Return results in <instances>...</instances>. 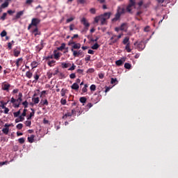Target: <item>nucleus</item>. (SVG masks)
Here are the masks:
<instances>
[{"instance_id":"nucleus-64","label":"nucleus","mask_w":178,"mask_h":178,"mask_svg":"<svg viewBox=\"0 0 178 178\" xmlns=\"http://www.w3.org/2000/svg\"><path fill=\"white\" fill-rule=\"evenodd\" d=\"M8 49H12V42L8 43Z\"/></svg>"},{"instance_id":"nucleus-37","label":"nucleus","mask_w":178,"mask_h":178,"mask_svg":"<svg viewBox=\"0 0 178 178\" xmlns=\"http://www.w3.org/2000/svg\"><path fill=\"white\" fill-rule=\"evenodd\" d=\"M2 131L3 134L8 135L9 134V128H3Z\"/></svg>"},{"instance_id":"nucleus-50","label":"nucleus","mask_w":178,"mask_h":178,"mask_svg":"<svg viewBox=\"0 0 178 178\" xmlns=\"http://www.w3.org/2000/svg\"><path fill=\"white\" fill-rule=\"evenodd\" d=\"M73 20H74V17H71L67 19L66 23H70V22H73Z\"/></svg>"},{"instance_id":"nucleus-8","label":"nucleus","mask_w":178,"mask_h":178,"mask_svg":"<svg viewBox=\"0 0 178 178\" xmlns=\"http://www.w3.org/2000/svg\"><path fill=\"white\" fill-rule=\"evenodd\" d=\"M137 48L138 51H143L145 48V43H144L143 41H140L138 44H137Z\"/></svg>"},{"instance_id":"nucleus-49","label":"nucleus","mask_w":178,"mask_h":178,"mask_svg":"<svg viewBox=\"0 0 178 178\" xmlns=\"http://www.w3.org/2000/svg\"><path fill=\"white\" fill-rule=\"evenodd\" d=\"M25 124L27 127H30V126H31V121L30 120H27L25 122Z\"/></svg>"},{"instance_id":"nucleus-43","label":"nucleus","mask_w":178,"mask_h":178,"mask_svg":"<svg viewBox=\"0 0 178 178\" xmlns=\"http://www.w3.org/2000/svg\"><path fill=\"white\" fill-rule=\"evenodd\" d=\"M111 84H116V83H118V79H114V78H111Z\"/></svg>"},{"instance_id":"nucleus-60","label":"nucleus","mask_w":178,"mask_h":178,"mask_svg":"<svg viewBox=\"0 0 178 178\" xmlns=\"http://www.w3.org/2000/svg\"><path fill=\"white\" fill-rule=\"evenodd\" d=\"M31 111H32V112L30 113L29 116H31V118H33V116H34V108H31Z\"/></svg>"},{"instance_id":"nucleus-24","label":"nucleus","mask_w":178,"mask_h":178,"mask_svg":"<svg viewBox=\"0 0 178 178\" xmlns=\"http://www.w3.org/2000/svg\"><path fill=\"white\" fill-rule=\"evenodd\" d=\"M56 63V61H55L54 60H49L47 62V65L49 66H50V67H52V66H54L55 65V63Z\"/></svg>"},{"instance_id":"nucleus-26","label":"nucleus","mask_w":178,"mask_h":178,"mask_svg":"<svg viewBox=\"0 0 178 178\" xmlns=\"http://www.w3.org/2000/svg\"><path fill=\"white\" fill-rule=\"evenodd\" d=\"M31 66L32 67V69H35V67L38 66V63L37 61H33L31 64Z\"/></svg>"},{"instance_id":"nucleus-58","label":"nucleus","mask_w":178,"mask_h":178,"mask_svg":"<svg viewBox=\"0 0 178 178\" xmlns=\"http://www.w3.org/2000/svg\"><path fill=\"white\" fill-rule=\"evenodd\" d=\"M74 69H76V66L74 65V64H72V65L68 69V70H74Z\"/></svg>"},{"instance_id":"nucleus-15","label":"nucleus","mask_w":178,"mask_h":178,"mask_svg":"<svg viewBox=\"0 0 178 178\" xmlns=\"http://www.w3.org/2000/svg\"><path fill=\"white\" fill-rule=\"evenodd\" d=\"M120 29L121 31H126V30L127 29V23L122 24L121 26H120Z\"/></svg>"},{"instance_id":"nucleus-23","label":"nucleus","mask_w":178,"mask_h":178,"mask_svg":"<svg viewBox=\"0 0 178 178\" xmlns=\"http://www.w3.org/2000/svg\"><path fill=\"white\" fill-rule=\"evenodd\" d=\"M32 102L35 105L40 102V97H32Z\"/></svg>"},{"instance_id":"nucleus-34","label":"nucleus","mask_w":178,"mask_h":178,"mask_svg":"<svg viewBox=\"0 0 178 178\" xmlns=\"http://www.w3.org/2000/svg\"><path fill=\"white\" fill-rule=\"evenodd\" d=\"M79 101L81 104H86V102H87V98L85 97H80Z\"/></svg>"},{"instance_id":"nucleus-63","label":"nucleus","mask_w":178,"mask_h":178,"mask_svg":"<svg viewBox=\"0 0 178 178\" xmlns=\"http://www.w3.org/2000/svg\"><path fill=\"white\" fill-rule=\"evenodd\" d=\"M19 119L20 122H23V120H24V116L21 115H19Z\"/></svg>"},{"instance_id":"nucleus-20","label":"nucleus","mask_w":178,"mask_h":178,"mask_svg":"<svg viewBox=\"0 0 178 178\" xmlns=\"http://www.w3.org/2000/svg\"><path fill=\"white\" fill-rule=\"evenodd\" d=\"M40 104L42 105V106H44V105H46V106H48V105H49L48 100L47 99H45L44 100L42 99L40 101Z\"/></svg>"},{"instance_id":"nucleus-53","label":"nucleus","mask_w":178,"mask_h":178,"mask_svg":"<svg viewBox=\"0 0 178 178\" xmlns=\"http://www.w3.org/2000/svg\"><path fill=\"white\" fill-rule=\"evenodd\" d=\"M33 2H34V1H33V0H26V5H31V3H33Z\"/></svg>"},{"instance_id":"nucleus-61","label":"nucleus","mask_w":178,"mask_h":178,"mask_svg":"<svg viewBox=\"0 0 178 178\" xmlns=\"http://www.w3.org/2000/svg\"><path fill=\"white\" fill-rule=\"evenodd\" d=\"M70 79H76V74L72 73L70 75Z\"/></svg>"},{"instance_id":"nucleus-56","label":"nucleus","mask_w":178,"mask_h":178,"mask_svg":"<svg viewBox=\"0 0 178 178\" xmlns=\"http://www.w3.org/2000/svg\"><path fill=\"white\" fill-rule=\"evenodd\" d=\"M50 59H54V56L53 55L48 56L47 57H46V60L49 61Z\"/></svg>"},{"instance_id":"nucleus-59","label":"nucleus","mask_w":178,"mask_h":178,"mask_svg":"<svg viewBox=\"0 0 178 178\" xmlns=\"http://www.w3.org/2000/svg\"><path fill=\"white\" fill-rule=\"evenodd\" d=\"M90 59H91V56H90V55L86 56V57L85 58V60L86 62H88V60H90Z\"/></svg>"},{"instance_id":"nucleus-46","label":"nucleus","mask_w":178,"mask_h":178,"mask_svg":"<svg viewBox=\"0 0 178 178\" xmlns=\"http://www.w3.org/2000/svg\"><path fill=\"white\" fill-rule=\"evenodd\" d=\"M16 128L17 129V130H22V129H23V124H18L16 126Z\"/></svg>"},{"instance_id":"nucleus-18","label":"nucleus","mask_w":178,"mask_h":178,"mask_svg":"<svg viewBox=\"0 0 178 178\" xmlns=\"http://www.w3.org/2000/svg\"><path fill=\"white\" fill-rule=\"evenodd\" d=\"M81 44L80 43H74L72 47V49H80Z\"/></svg>"},{"instance_id":"nucleus-52","label":"nucleus","mask_w":178,"mask_h":178,"mask_svg":"<svg viewBox=\"0 0 178 178\" xmlns=\"http://www.w3.org/2000/svg\"><path fill=\"white\" fill-rule=\"evenodd\" d=\"M76 42H74V41H73V39L72 38L70 41H69V42H68V45H74V44H75Z\"/></svg>"},{"instance_id":"nucleus-4","label":"nucleus","mask_w":178,"mask_h":178,"mask_svg":"<svg viewBox=\"0 0 178 178\" xmlns=\"http://www.w3.org/2000/svg\"><path fill=\"white\" fill-rule=\"evenodd\" d=\"M40 23H41V19L38 18H33L31 19V23L28 26V30H31V27H33V26L34 27H37Z\"/></svg>"},{"instance_id":"nucleus-55","label":"nucleus","mask_w":178,"mask_h":178,"mask_svg":"<svg viewBox=\"0 0 178 178\" xmlns=\"http://www.w3.org/2000/svg\"><path fill=\"white\" fill-rule=\"evenodd\" d=\"M100 21V15L99 16H97L95 18V23H98V22Z\"/></svg>"},{"instance_id":"nucleus-41","label":"nucleus","mask_w":178,"mask_h":178,"mask_svg":"<svg viewBox=\"0 0 178 178\" xmlns=\"http://www.w3.org/2000/svg\"><path fill=\"white\" fill-rule=\"evenodd\" d=\"M22 104L23 105V106H24L25 109L29 108V102H27V100L23 102Z\"/></svg>"},{"instance_id":"nucleus-7","label":"nucleus","mask_w":178,"mask_h":178,"mask_svg":"<svg viewBox=\"0 0 178 178\" xmlns=\"http://www.w3.org/2000/svg\"><path fill=\"white\" fill-rule=\"evenodd\" d=\"M81 23L82 24H83V26H85L87 29V30H88V28L90 27V23H88V22L87 21V19H86V17H83L81 20Z\"/></svg>"},{"instance_id":"nucleus-47","label":"nucleus","mask_w":178,"mask_h":178,"mask_svg":"<svg viewBox=\"0 0 178 178\" xmlns=\"http://www.w3.org/2000/svg\"><path fill=\"white\" fill-rule=\"evenodd\" d=\"M90 13H92V15H95L97 10H95V8H92L90 9Z\"/></svg>"},{"instance_id":"nucleus-54","label":"nucleus","mask_w":178,"mask_h":178,"mask_svg":"<svg viewBox=\"0 0 178 178\" xmlns=\"http://www.w3.org/2000/svg\"><path fill=\"white\" fill-rule=\"evenodd\" d=\"M94 72H95L94 68H90L88 70L87 73H94Z\"/></svg>"},{"instance_id":"nucleus-36","label":"nucleus","mask_w":178,"mask_h":178,"mask_svg":"<svg viewBox=\"0 0 178 178\" xmlns=\"http://www.w3.org/2000/svg\"><path fill=\"white\" fill-rule=\"evenodd\" d=\"M66 92H67V90L63 88L60 91L61 97H65Z\"/></svg>"},{"instance_id":"nucleus-22","label":"nucleus","mask_w":178,"mask_h":178,"mask_svg":"<svg viewBox=\"0 0 178 178\" xmlns=\"http://www.w3.org/2000/svg\"><path fill=\"white\" fill-rule=\"evenodd\" d=\"M106 20H108V19L111 18V13H105L103 15H102Z\"/></svg>"},{"instance_id":"nucleus-19","label":"nucleus","mask_w":178,"mask_h":178,"mask_svg":"<svg viewBox=\"0 0 178 178\" xmlns=\"http://www.w3.org/2000/svg\"><path fill=\"white\" fill-rule=\"evenodd\" d=\"M73 116V113H71L70 112L66 113L62 118V119H64L65 120H66V119H67V118H70Z\"/></svg>"},{"instance_id":"nucleus-44","label":"nucleus","mask_w":178,"mask_h":178,"mask_svg":"<svg viewBox=\"0 0 178 178\" xmlns=\"http://www.w3.org/2000/svg\"><path fill=\"white\" fill-rule=\"evenodd\" d=\"M18 141L19 144H24V141H26V139H24V138H21L18 139Z\"/></svg>"},{"instance_id":"nucleus-35","label":"nucleus","mask_w":178,"mask_h":178,"mask_svg":"<svg viewBox=\"0 0 178 178\" xmlns=\"http://www.w3.org/2000/svg\"><path fill=\"white\" fill-rule=\"evenodd\" d=\"M22 109H19L18 111L13 113L14 118H18L20 115Z\"/></svg>"},{"instance_id":"nucleus-16","label":"nucleus","mask_w":178,"mask_h":178,"mask_svg":"<svg viewBox=\"0 0 178 178\" xmlns=\"http://www.w3.org/2000/svg\"><path fill=\"white\" fill-rule=\"evenodd\" d=\"M13 53L14 56H15V58H17V56L20 55V49H14Z\"/></svg>"},{"instance_id":"nucleus-32","label":"nucleus","mask_w":178,"mask_h":178,"mask_svg":"<svg viewBox=\"0 0 178 178\" xmlns=\"http://www.w3.org/2000/svg\"><path fill=\"white\" fill-rule=\"evenodd\" d=\"M124 67L125 69H129V70H130V69H131V64H130V63H124Z\"/></svg>"},{"instance_id":"nucleus-6","label":"nucleus","mask_w":178,"mask_h":178,"mask_svg":"<svg viewBox=\"0 0 178 178\" xmlns=\"http://www.w3.org/2000/svg\"><path fill=\"white\" fill-rule=\"evenodd\" d=\"M119 40L118 39V35H113L112 37L110 38V43L109 45H113V44H116Z\"/></svg>"},{"instance_id":"nucleus-38","label":"nucleus","mask_w":178,"mask_h":178,"mask_svg":"<svg viewBox=\"0 0 178 178\" xmlns=\"http://www.w3.org/2000/svg\"><path fill=\"white\" fill-rule=\"evenodd\" d=\"M71 51H72V52H73V56H74V57L79 56V53L77 51H76L73 49H71Z\"/></svg>"},{"instance_id":"nucleus-13","label":"nucleus","mask_w":178,"mask_h":178,"mask_svg":"<svg viewBox=\"0 0 178 178\" xmlns=\"http://www.w3.org/2000/svg\"><path fill=\"white\" fill-rule=\"evenodd\" d=\"M22 62H23V58H19L16 60L15 65L17 66V69H19L20 65H22Z\"/></svg>"},{"instance_id":"nucleus-39","label":"nucleus","mask_w":178,"mask_h":178,"mask_svg":"<svg viewBox=\"0 0 178 178\" xmlns=\"http://www.w3.org/2000/svg\"><path fill=\"white\" fill-rule=\"evenodd\" d=\"M98 48H99V45L97 42L91 47L92 49H98Z\"/></svg>"},{"instance_id":"nucleus-31","label":"nucleus","mask_w":178,"mask_h":178,"mask_svg":"<svg viewBox=\"0 0 178 178\" xmlns=\"http://www.w3.org/2000/svg\"><path fill=\"white\" fill-rule=\"evenodd\" d=\"M65 47H66V44L65 43H62L61 46L58 47L57 49L58 51H63V49H65Z\"/></svg>"},{"instance_id":"nucleus-45","label":"nucleus","mask_w":178,"mask_h":178,"mask_svg":"<svg viewBox=\"0 0 178 178\" xmlns=\"http://www.w3.org/2000/svg\"><path fill=\"white\" fill-rule=\"evenodd\" d=\"M7 34L8 33L6 32V31L4 30L1 33L0 35L1 37H6Z\"/></svg>"},{"instance_id":"nucleus-33","label":"nucleus","mask_w":178,"mask_h":178,"mask_svg":"<svg viewBox=\"0 0 178 178\" xmlns=\"http://www.w3.org/2000/svg\"><path fill=\"white\" fill-rule=\"evenodd\" d=\"M33 77L35 80L33 81V83H37V81L38 80V79H40V75H38V73H35Z\"/></svg>"},{"instance_id":"nucleus-57","label":"nucleus","mask_w":178,"mask_h":178,"mask_svg":"<svg viewBox=\"0 0 178 178\" xmlns=\"http://www.w3.org/2000/svg\"><path fill=\"white\" fill-rule=\"evenodd\" d=\"M60 104L65 105L66 104V99H61Z\"/></svg>"},{"instance_id":"nucleus-42","label":"nucleus","mask_w":178,"mask_h":178,"mask_svg":"<svg viewBox=\"0 0 178 178\" xmlns=\"http://www.w3.org/2000/svg\"><path fill=\"white\" fill-rule=\"evenodd\" d=\"M90 91H95L97 90V86L95 84H92L90 87Z\"/></svg>"},{"instance_id":"nucleus-5","label":"nucleus","mask_w":178,"mask_h":178,"mask_svg":"<svg viewBox=\"0 0 178 178\" xmlns=\"http://www.w3.org/2000/svg\"><path fill=\"white\" fill-rule=\"evenodd\" d=\"M10 84L6 81L1 83V90H3V91H6V92H9V88H10Z\"/></svg>"},{"instance_id":"nucleus-21","label":"nucleus","mask_w":178,"mask_h":178,"mask_svg":"<svg viewBox=\"0 0 178 178\" xmlns=\"http://www.w3.org/2000/svg\"><path fill=\"white\" fill-rule=\"evenodd\" d=\"M71 88L72 90H79V88H80V86H79V84L77 83H74L72 84V86H71Z\"/></svg>"},{"instance_id":"nucleus-9","label":"nucleus","mask_w":178,"mask_h":178,"mask_svg":"<svg viewBox=\"0 0 178 178\" xmlns=\"http://www.w3.org/2000/svg\"><path fill=\"white\" fill-rule=\"evenodd\" d=\"M117 12L120 14L121 15H124V13H127L126 11V9L124 8H120V7H118V10H117Z\"/></svg>"},{"instance_id":"nucleus-17","label":"nucleus","mask_w":178,"mask_h":178,"mask_svg":"<svg viewBox=\"0 0 178 178\" xmlns=\"http://www.w3.org/2000/svg\"><path fill=\"white\" fill-rule=\"evenodd\" d=\"M71 66H72L71 63H61V67H63V69H67V67H70Z\"/></svg>"},{"instance_id":"nucleus-48","label":"nucleus","mask_w":178,"mask_h":178,"mask_svg":"<svg viewBox=\"0 0 178 178\" xmlns=\"http://www.w3.org/2000/svg\"><path fill=\"white\" fill-rule=\"evenodd\" d=\"M99 40V36H96V39H90L91 42H97Z\"/></svg>"},{"instance_id":"nucleus-51","label":"nucleus","mask_w":178,"mask_h":178,"mask_svg":"<svg viewBox=\"0 0 178 178\" xmlns=\"http://www.w3.org/2000/svg\"><path fill=\"white\" fill-rule=\"evenodd\" d=\"M7 15L8 14L6 13H3V15L1 17V20H5V19H6Z\"/></svg>"},{"instance_id":"nucleus-14","label":"nucleus","mask_w":178,"mask_h":178,"mask_svg":"<svg viewBox=\"0 0 178 178\" xmlns=\"http://www.w3.org/2000/svg\"><path fill=\"white\" fill-rule=\"evenodd\" d=\"M120 16H122L118 12L115 15V17L112 19V22H118L119 19H120Z\"/></svg>"},{"instance_id":"nucleus-29","label":"nucleus","mask_w":178,"mask_h":178,"mask_svg":"<svg viewBox=\"0 0 178 178\" xmlns=\"http://www.w3.org/2000/svg\"><path fill=\"white\" fill-rule=\"evenodd\" d=\"M87 88H88V85L85 84L84 87L82 88L83 94H84V93L87 92V91H88V90Z\"/></svg>"},{"instance_id":"nucleus-2","label":"nucleus","mask_w":178,"mask_h":178,"mask_svg":"<svg viewBox=\"0 0 178 178\" xmlns=\"http://www.w3.org/2000/svg\"><path fill=\"white\" fill-rule=\"evenodd\" d=\"M133 6H136V0H129V3L125 8L127 13L133 15Z\"/></svg>"},{"instance_id":"nucleus-12","label":"nucleus","mask_w":178,"mask_h":178,"mask_svg":"<svg viewBox=\"0 0 178 178\" xmlns=\"http://www.w3.org/2000/svg\"><path fill=\"white\" fill-rule=\"evenodd\" d=\"M23 15H24V10H21L19 11L18 13H17L16 15H15V19H20V17H22V16H23Z\"/></svg>"},{"instance_id":"nucleus-10","label":"nucleus","mask_w":178,"mask_h":178,"mask_svg":"<svg viewBox=\"0 0 178 178\" xmlns=\"http://www.w3.org/2000/svg\"><path fill=\"white\" fill-rule=\"evenodd\" d=\"M33 34H34L35 37H37V35H40L41 33L38 31V27H35L33 30L31 31Z\"/></svg>"},{"instance_id":"nucleus-27","label":"nucleus","mask_w":178,"mask_h":178,"mask_svg":"<svg viewBox=\"0 0 178 178\" xmlns=\"http://www.w3.org/2000/svg\"><path fill=\"white\" fill-rule=\"evenodd\" d=\"M26 76L28 78V79H31V77H33V73L30 71H27L26 72Z\"/></svg>"},{"instance_id":"nucleus-62","label":"nucleus","mask_w":178,"mask_h":178,"mask_svg":"<svg viewBox=\"0 0 178 178\" xmlns=\"http://www.w3.org/2000/svg\"><path fill=\"white\" fill-rule=\"evenodd\" d=\"M22 116H26V115H27V109H24L23 111V113H22Z\"/></svg>"},{"instance_id":"nucleus-30","label":"nucleus","mask_w":178,"mask_h":178,"mask_svg":"<svg viewBox=\"0 0 178 178\" xmlns=\"http://www.w3.org/2000/svg\"><path fill=\"white\" fill-rule=\"evenodd\" d=\"M34 135H31L30 137H28V141L29 143H34Z\"/></svg>"},{"instance_id":"nucleus-25","label":"nucleus","mask_w":178,"mask_h":178,"mask_svg":"<svg viewBox=\"0 0 178 178\" xmlns=\"http://www.w3.org/2000/svg\"><path fill=\"white\" fill-rule=\"evenodd\" d=\"M100 22L102 25H104L105 23H106V19L102 15H100Z\"/></svg>"},{"instance_id":"nucleus-1","label":"nucleus","mask_w":178,"mask_h":178,"mask_svg":"<svg viewBox=\"0 0 178 178\" xmlns=\"http://www.w3.org/2000/svg\"><path fill=\"white\" fill-rule=\"evenodd\" d=\"M23 93L19 92L18 95V98L16 99L15 97H12L10 99L11 104H13L14 108H19L23 101Z\"/></svg>"},{"instance_id":"nucleus-40","label":"nucleus","mask_w":178,"mask_h":178,"mask_svg":"<svg viewBox=\"0 0 178 178\" xmlns=\"http://www.w3.org/2000/svg\"><path fill=\"white\" fill-rule=\"evenodd\" d=\"M54 59H59V58L60 57V56L59 55V53H56V50H55L54 51Z\"/></svg>"},{"instance_id":"nucleus-3","label":"nucleus","mask_w":178,"mask_h":178,"mask_svg":"<svg viewBox=\"0 0 178 178\" xmlns=\"http://www.w3.org/2000/svg\"><path fill=\"white\" fill-rule=\"evenodd\" d=\"M122 44L125 46V49L127 52L130 53L131 52V49H130V38L125 37L122 41Z\"/></svg>"},{"instance_id":"nucleus-11","label":"nucleus","mask_w":178,"mask_h":178,"mask_svg":"<svg viewBox=\"0 0 178 178\" xmlns=\"http://www.w3.org/2000/svg\"><path fill=\"white\" fill-rule=\"evenodd\" d=\"M125 60H124V58H123V60L120 59V60L115 61V65H116L117 66H122L123 64L124 63Z\"/></svg>"},{"instance_id":"nucleus-28","label":"nucleus","mask_w":178,"mask_h":178,"mask_svg":"<svg viewBox=\"0 0 178 178\" xmlns=\"http://www.w3.org/2000/svg\"><path fill=\"white\" fill-rule=\"evenodd\" d=\"M9 6V2L5 1L3 3L1 4V8L5 9V8H8Z\"/></svg>"}]
</instances>
